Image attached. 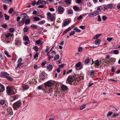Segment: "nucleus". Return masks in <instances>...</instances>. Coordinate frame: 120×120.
<instances>
[{"label": "nucleus", "mask_w": 120, "mask_h": 120, "mask_svg": "<svg viewBox=\"0 0 120 120\" xmlns=\"http://www.w3.org/2000/svg\"><path fill=\"white\" fill-rule=\"evenodd\" d=\"M76 81V80L73 76H68L67 79V82L69 84L71 85L75 84Z\"/></svg>", "instance_id": "1"}, {"label": "nucleus", "mask_w": 120, "mask_h": 120, "mask_svg": "<svg viewBox=\"0 0 120 120\" xmlns=\"http://www.w3.org/2000/svg\"><path fill=\"white\" fill-rule=\"evenodd\" d=\"M22 102L20 100L18 101L15 102L13 104V107L14 109L17 110L22 105Z\"/></svg>", "instance_id": "2"}, {"label": "nucleus", "mask_w": 120, "mask_h": 120, "mask_svg": "<svg viewBox=\"0 0 120 120\" xmlns=\"http://www.w3.org/2000/svg\"><path fill=\"white\" fill-rule=\"evenodd\" d=\"M47 18L50 20L53 21L55 17L54 16L51 15V13L50 12H48L47 14Z\"/></svg>", "instance_id": "3"}, {"label": "nucleus", "mask_w": 120, "mask_h": 120, "mask_svg": "<svg viewBox=\"0 0 120 120\" xmlns=\"http://www.w3.org/2000/svg\"><path fill=\"white\" fill-rule=\"evenodd\" d=\"M53 85V83L49 81L45 82V88L50 87Z\"/></svg>", "instance_id": "4"}, {"label": "nucleus", "mask_w": 120, "mask_h": 120, "mask_svg": "<svg viewBox=\"0 0 120 120\" xmlns=\"http://www.w3.org/2000/svg\"><path fill=\"white\" fill-rule=\"evenodd\" d=\"M98 14V12L97 11L89 14V16L90 17H93Z\"/></svg>", "instance_id": "5"}, {"label": "nucleus", "mask_w": 120, "mask_h": 120, "mask_svg": "<svg viewBox=\"0 0 120 120\" xmlns=\"http://www.w3.org/2000/svg\"><path fill=\"white\" fill-rule=\"evenodd\" d=\"M76 80L77 82H78L80 80L83 79L84 77L83 75H78V77L76 78Z\"/></svg>", "instance_id": "6"}, {"label": "nucleus", "mask_w": 120, "mask_h": 120, "mask_svg": "<svg viewBox=\"0 0 120 120\" xmlns=\"http://www.w3.org/2000/svg\"><path fill=\"white\" fill-rule=\"evenodd\" d=\"M19 97L18 95H16L13 96L11 97L10 98V100L11 101H13L17 99Z\"/></svg>", "instance_id": "7"}, {"label": "nucleus", "mask_w": 120, "mask_h": 120, "mask_svg": "<svg viewBox=\"0 0 120 120\" xmlns=\"http://www.w3.org/2000/svg\"><path fill=\"white\" fill-rule=\"evenodd\" d=\"M8 115H10L13 114V112L12 111V109L11 107H9L7 110Z\"/></svg>", "instance_id": "8"}, {"label": "nucleus", "mask_w": 120, "mask_h": 120, "mask_svg": "<svg viewBox=\"0 0 120 120\" xmlns=\"http://www.w3.org/2000/svg\"><path fill=\"white\" fill-rule=\"evenodd\" d=\"M81 65V63L80 62H79L77 63L75 65L76 70H79L81 68L80 67Z\"/></svg>", "instance_id": "9"}, {"label": "nucleus", "mask_w": 120, "mask_h": 120, "mask_svg": "<svg viewBox=\"0 0 120 120\" xmlns=\"http://www.w3.org/2000/svg\"><path fill=\"white\" fill-rule=\"evenodd\" d=\"M45 79V74L43 72H42L40 75V79L41 80H44Z\"/></svg>", "instance_id": "10"}, {"label": "nucleus", "mask_w": 120, "mask_h": 120, "mask_svg": "<svg viewBox=\"0 0 120 120\" xmlns=\"http://www.w3.org/2000/svg\"><path fill=\"white\" fill-rule=\"evenodd\" d=\"M40 4H46V2L45 1H41V0H39L37 2L36 4L37 5H38Z\"/></svg>", "instance_id": "11"}, {"label": "nucleus", "mask_w": 120, "mask_h": 120, "mask_svg": "<svg viewBox=\"0 0 120 120\" xmlns=\"http://www.w3.org/2000/svg\"><path fill=\"white\" fill-rule=\"evenodd\" d=\"M64 10V8L61 6L59 7L58 9V12L63 13Z\"/></svg>", "instance_id": "12"}, {"label": "nucleus", "mask_w": 120, "mask_h": 120, "mask_svg": "<svg viewBox=\"0 0 120 120\" xmlns=\"http://www.w3.org/2000/svg\"><path fill=\"white\" fill-rule=\"evenodd\" d=\"M68 88V87L64 85H63L61 87V89L62 91L64 92V91L67 90Z\"/></svg>", "instance_id": "13"}, {"label": "nucleus", "mask_w": 120, "mask_h": 120, "mask_svg": "<svg viewBox=\"0 0 120 120\" xmlns=\"http://www.w3.org/2000/svg\"><path fill=\"white\" fill-rule=\"evenodd\" d=\"M21 15L22 17V19L24 20L27 19L28 16L26 13L23 14Z\"/></svg>", "instance_id": "14"}, {"label": "nucleus", "mask_w": 120, "mask_h": 120, "mask_svg": "<svg viewBox=\"0 0 120 120\" xmlns=\"http://www.w3.org/2000/svg\"><path fill=\"white\" fill-rule=\"evenodd\" d=\"M4 90V86L0 83V92H2Z\"/></svg>", "instance_id": "15"}, {"label": "nucleus", "mask_w": 120, "mask_h": 120, "mask_svg": "<svg viewBox=\"0 0 120 120\" xmlns=\"http://www.w3.org/2000/svg\"><path fill=\"white\" fill-rule=\"evenodd\" d=\"M21 42L20 40H16L15 41V44L17 46L20 45L21 44Z\"/></svg>", "instance_id": "16"}, {"label": "nucleus", "mask_w": 120, "mask_h": 120, "mask_svg": "<svg viewBox=\"0 0 120 120\" xmlns=\"http://www.w3.org/2000/svg\"><path fill=\"white\" fill-rule=\"evenodd\" d=\"M94 63L95 64V66H98L100 64V62H99L98 60H95L94 61Z\"/></svg>", "instance_id": "17"}, {"label": "nucleus", "mask_w": 120, "mask_h": 120, "mask_svg": "<svg viewBox=\"0 0 120 120\" xmlns=\"http://www.w3.org/2000/svg\"><path fill=\"white\" fill-rule=\"evenodd\" d=\"M106 6L107 8V9L108 8L111 9L113 7V4H110L107 5Z\"/></svg>", "instance_id": "18"}, {"label": "nucleus", "mask_w": 120, "mask_h": 120, "mask_svg": "<svg viewBox=\"0 0 120 120\" xmlns=\"http://www.w3.org/2000/svg\"><path fill=\"white\" fill-rule=\"evenodd\" d=\"M13 34L10 33H9L5 35V37L7 38H9L10 37H12L13 35Z\"/></svg>", "instance_id": "19"}, {"label": "nucleus", "mask_w": 120, "mask_h": 120, "mask_svg": "<svg viewBox=\"0 0 120 120\" xmlns=\"http://www.w3.org/2000/svg\"><path fill=\"white\" fill-rule=\"evenodd\" d=\"M101 35L102 34H98L97 35H96L94 36L93 38L94 39H98V38L101 36Z\"/></svg>", "instance_id": "20"}, {"label": "nucleus", "mask_w": 120, "mask_h": 120, "mask_svg": "<svg viewBox=\"0 0 120 120\" xmlns=\"http://www.w3.org/2000/svg\"><path fill=\"white\" fill-rule=\"evenodd\" d=\"M23 66V64L22 63H18L17 64V67L16 68V69H17L18 68H22Z\"/></svg>", "instance_id": "21"}, {"label": "nucleus", "mask_w": 120, "mask_h": 120, "mask_svg": "<svg viewBox=\"0 0 120 120\" xmlns=\"http://www.w3.org/2000/svg\"><path fill=\"white\" fill-rule=\"evenodd\" d=\"M70 23L69 20L63 22V25L64 26H66L69 24Z\"/></svg>", "instance_id": "22"}, {"label": "nucleus", "mask_w": 120, "mask_h": 120, "mask_svg": "<svg viewBox=\"0 0 120 120\" xmlns=\"http://www.w3.org/2000/svg\"><path fill=\"white\" fill-rule=\"evenodd\" d=\"M100 40L98 39H97L95 42V44L97 45H99L100 43Z\"/></svg>", "instance_id": "23"}, {"label": "nucleus", "mask_w": 120, "mask_h": 120, "mask_svg": "<svg viewBox=\"0 0 120 120\" xmlns=\"http://www.w3.org/2000/svg\"><path fill=\"white\" fill-rule=\"evenodd\" d=\"M52 68V66L51 65H49L47 67L49 71H51Z\"/></svg>", "instance_id": "24"}, {"label": "nucleus", "mask_w": 120, "mask_h": 120, "mask_svg": "<svg viewBox=\"0 0 120 120\" xmlns=\"http://www.w3.org/2000/svg\"><path fill=\"white\" fill-rule=\"evenodd\" d=\"M86 106V104H83L80 107V109L81 110L85 108Z\"/></svg>", "instance_id": "25"}, {"label": "nucleus", "mask_w": 120, "mask_h": 120, "mask_svg": "<svg viewBox=\"0 0 120 120\" xmlns=\"http://www.w3.org/2000/svg\"><path fill=\"white\" fill-rule=\"evenodd\" d=\"M73 8L74 10L76 11L78 10H79V11L81 10L79 9V8L76 6H74Z\"/></svg>", "instance_id": "26"}, {"label": "nucleus", "mask_w": 120, "mask_h": 120, "mask_svg": "<svg viewBox=\"0 0 120 120\" xmlns=\"http://www.w3.org/2000/svg\"><path fill=\"white\" fill-rule=\"evenodd\" d=\"M49 52H47V55L49 58V60H50L51 59L53 58V56H50L49 54Z\"/></svg>", "instance_id": "27"}, {"label": "nucleus", "mask_w": 120, "mask_h": 120, "mask_svg": "<svg viewBox=\"0 0 120 120\" xmlns=\"http://www.w3.org/2000/svg\"><path fill=\"white\" fill-rule=\"evenodd\" d=\"M33 19L34 21H38L41 20L39 18L37 17H34Z\"/></svg>", "instance_id": "28"}, {"label": "nucleus", "mask_w": 120, "mask_h": 120, "mask_svg": "<svg viewBox=\"0 0 120 120\" xmlns=\"http://www.w3.org/2000/svg\"><path fill=\"white\" fill-rule=\"evenodd\" d=\"M101 8L104 11H105L106 10H107V8L106 5H104L103 7H102Z\"/></svg>", "instance_id": "29"}, {"label": "nucleus", "mask_w": 120, "mask_h": 120, "mask_svg": "<svg viewBox=\"0 0 120 120\" xmlns=\"http://www.w3.org/2000/svg\"><path fill=\"white\" fill-rule=\"evenodd\" d=\"M30 22V20L29 19H27L25 20V24L26 25H27L29 24Z\"/></svg>", "instance_id": "30"}, {"label": "nucleus", "mask_w": 120, "mask_h": 120, "mask_svg": "<svg viewBox=\"0 0 120 120\" xmlns=\"http://www.w3.org/2000/svg\"><path fill=\"white\" fill-rule=\"evenodd\" d=\"M5 78L7 79L10 81H12L13 80V78H11V77L8 76H6Z\"/></svg>", "instance_id": "31"}, {"label": "nucleus", "mask_w": 120, "mask_h": 120, "mask_svg": "<svg viewBox=\"0 0 120 120\" xmlns=\"http://www.w3.org/2000/svg\"><path fill=\"white\" fill-rule=\"evenodd\" d=\"M73 11L72 10L69 9L67 10V13L68 14H71L73 13Z\"/></svg>", "instance_id": "32"}, {"label": "nucleus", "mask_w": 120, "mask_h": 120, "mask_svg": "<svg viewBox=\"0 0 120 120\" xmlns=\"http://www.w3.org/2000/svg\"><path fill=\"white\" fill-rule=\"evenodd\" d=\"M4 17L6 20H8L9 19V16L6 14H4Z\"/></svg>", "instance_id": "33"}, {"label": "nucleus", "mask_w": 120, "mask_h": 120, "mask_svg": "<svg viewBox=\"0 0 120 120\" xmlns=\"http://www.w3.org/2000/svg\"><path fill=\"white\" fill-rule=\"evenodd\" d=\"M14 10L13 8H11L8 11V13L10 14H11L14 11Z\"/></svg>", "instance_id": "34"}, {"label": "nucleus", "mask_w": 120, "mask_h": 120, "mask_svg": "<svg viewBox=\"0 0 120 120\" xmlns=\"http://www.w3.org/2000/svg\"><path fill=\"white\" fill-rule=\"evenodd\" d=\"M59 57V56L58 54H57L55 55L54 57V60H58Z\"/></svg>", "instance_id": "35"}, {"label": "nucleus", "mask_w": 120, "mask_h": 120, "mask_svg": "<svg viewBox=\"0 0 120 120\" xmlns=\"http://www.w3.org/2000/svg\"><path fill=\"white\" fill-rule=\"evenodd\" d=\"M6 91L7 93H10L11 92V89L9 87H7Z\"/></svg>", "instance_id": "36"}, {"label": "nucleus", "mask_w": 120, "mask_h": 120, "mask_svg": "<svg viewBox=\"0 0 120 120\" xmlns=\"http://www.w3.org/2000/svg\"><path fill=\"white\" fill-rule=\"evenodd\" d=\"M65 1L67 4H70L71 3L70 0H65Z\"/></svg>", "instance_id": "37"}, {"label": "nucleus", "mask_w": 120, "mask_h": 120, "mask_svg": "<svg viewBox=\"0 0 120 120\" xmlns=\"http://www.w3.org/2000/svg\"><path fill=\"white\" fill-rule=\"evenodd\" d=\"M8 74L7 72H4L2 73V75L3 77H5L6 76H8L7 75Z\"/></svg>", "instance_id": "38"}, {"label": "nucleus", "mask_w": 120, "mask_h": 120, "mask_svg": "<svg viewBox=\"0 0 120 120\" xmlns=\"http://www.w3.org/2000/svg\"><path fill=\"white\" fill-rule=\"evenodd\" d=\"M41 41L40 40H38L36 41V43L38 44H40L41 45L42 44V43H41Z\"/></svg>", "instance_id": "39"}, {"label": "nucleus", "mask_w": 120, "mask_h": 120, "mask_svg": "<svg viewBox=\"0 0 120 120\" xmlns=\"http://www.w3.org/2000/svg\"><path fill=\"white\" fill-rule=\"evenodd\" d=\"M45 20L39 22L38 24L40 25H42L45 22Z\"/></svg>", "instance_id": "40"}, {"label": "nucleus", "mask_w": 120, "mask_h": 120, "mask_svg": "<svg viewBox=\"0 0 120 120\" xmlns=\"http://www.w3.org/2000/svg\"><path fill=\"white\" fill-rule=\"evenodd\" d=\"M4 53L7 55L8 57H11V56H10L9 55L8 53V52L6 51H5L4 52Z\"/></svg>", "instance_id": "41"}, {"label": "nucleus", "mask_w": 120, "mask_h": 120, "mask_svg": "<svg viewBox=\"0 0 120 120\" xmlns=\"http://www.w3.org/2000/svg\"><path fill=\"white\" fill-rule=\"evenodd\" d=\"M113 52L115 54H117L119 53V52L117 50H114Z\"/></svg>", "instance_id": "42"}, {"label": "nucleus", "mask_w": 120, "mask_h": 120, "mask_svg": "<svg viewBox=\"0 0 120 120\" xmlns=\"http://www.w3.org/2000/svg\"><path fill=\"white\" fill-rule=\"evenodd\" d=\"M28 29V27L27 26L25 27L23 29V30L24 32H27Z\"/></svg>", "instance_id": "43"}, {"label": "nucleus", "mask_w": 120, "mask_h": 120, "mask_svg": "<svg viewBox=\"0 0 120 120\" xmlns=\"http://www.w3.org/2000/svg\"><path fill=\"white\" fill-rule=\"evenodd\" d=\"M33 49L36 52H37L38 50V47L36 46H35Z\"/></svg>", "instance_id": "44"}, {"label": "nucleus", "mask_w": 120, "mask_h": 120, "mask_svg": "<svg viewBox=\"0 0 120 120\" xmlns=\"http://www.w3.org/2000/svg\"><path fill=\"white\" fill-rule=\"evenodd\" d=\"M106 60L102 59L101 60H100L99 62H100V63H101L102 61L104 62H105L106 63H107V62H106Z\"/></svg>", "instance_id": "45"}, {"label": "nucleus", "mask_w": 120, "mask_h": 120, "mask_svg": "<svg viewBox=\"0 0 120 120\" xmlns=\"http://www.w3.org/2000/svg\"><path fill=\"white\" fill-rule=\"evenodd\" d=\"M90 62V59H87L85 61V64H88Z\"/></svg>", "instance_id": "46"}, {"label": "nucleus", "mask_w": 120, "mask_h": 120, "mask_svg": "<svg viewBox=\"0 0 120 120\" xmlns=\"http://www.w3.org/2000/svg\"><path fill=\"white\" fill-rule=\"evenodd\" d=\"M31 27L33 28H36L37 27V26L36 25L32 24L31 26Z\"/></svg>", "instance_id": "47"}, {"label": "nucleus", "mask_w": 120, "mask_h": 120, "mask_svg": "<svg viewBox=\"0 0 120 120\" xmlns=\"http://www.w3.org/2000/svg\"><path fill=\"white\" fill-rule=\"evenodd\" d=\"M102 18L103 21H105L107 19V18L106 16H103L102 17Z\"/></svg>", "instance_id": "48"}, {"label": "nucleus", "mask_w": 120, "mask_h": 120, "mask_svg": "<svg viewBox=\"0 0 120 120\" xmlns=\"http://www.w3.org/2000/svg\"><path fill=\"white\" fill-rule=\"evenodd\" d=\"M74 30H75L76 32H80L81 30H80L77 29L75 27L73 29Z\"/></svg>", "instance_id": "49"}, {"label": "nucleus", "mask_w": 120, "mask_h": 120, "mask_svg": "<svg viewBox=\"0 0 120 120\" xmlns=\"http://www.w3.org/2000/svg\"><path fill=\"white\" fill-rule=\"evenodd\" d=\"M82 15H80V16L77 19L78 20H79L82 19Z\"/></svg>", "instance_id": "50"}, {"label": "nucleus", "mask_w": 120, "mask_h": 120, "mask_svg": "<svg viewBox=\"0 0 120 120\" xmlns=\"http://www.w3.org/2000/svg\"><path fill=\"white\" fill-rule=\"evenodd\" d=\"M75 33V31L74 30L72 31L69 34V35L71 36L73 35Z\"/></svg>", "instance_id": "51"}, {"label": "nucleus", "mask_w": 120, "mask_h": 120, "mask_svg": "<svg viewBox=\"0 0 120 120\" xmlns=\"http://www.w3.org/2000/svg\"><path fill=\"white\" fill-rule=\"evenodd\" d=\"M9 31L11 32H14V31L15 29L14 28H11L9 29Z\"/></svg>", "instance_id": "52"}, {"label": "nucleus", "mask_w": 120, "mask_h": 120, "mask_svg": "<svg viewBox=\"0 0 120 120\" xmlns=\"http://www.w3.org/2000/svg\"><path fill=\"white\" fill-rule=\"evenodd\" d=\"M112 38H107V40L109 41H111L112 40Z\"/></svg>", "instance_id": "53"}, {"label": "nucleus", "mask_w": 120, "mask_h": 120, "mask_svg": "<svg viewBox=\"0 0 120 120\" xmlns=\"http://www.w3.org/2000/svg\"><path fill=\"white\" fill-rule=\"evenodd\" d=\"M37 3L35 1H34L33 2L31 3V4L33 6H34Z\"/></svg>", "instance_id": "54"}, {"label": "nucleus", "mask_w": 120, "mask_h": 120, "mask_svg": "<svg viewBox=\"0 0 120 120\" xmlns=\"http://www.w3.org/2000/svg\"><path fill=\"white\" fill-rule=\"evenodd\" d=\"M78 50L79 52H81L82 51V47H80L79 48Z\"/></svg>", "instance_id": "55"}, {"label": "nucleus", "mask_w": 120, "mask_h": 120, "mask_svg": "<svg viewBox=\"0 0 120 120\" xmlns=\"http://www.w3.org/2000/svg\"><path fill=\"white\" fill-rule=\"evenodd\" d=\"M29 88V86H26L23 87V89L25 90H26Z\"/></svg>", "instance_id": "56"}, {"label": "nucleus", "mask_w": 120, "mask_h": 120, "mask_svg": "<svg viewBox=\"0 0 120 120\" xmlns=\"http://www.w3.org/2000/svg\"><path fill=\"white\" fill-rule=\"evenodd\" d=\"M5 102V101L3 100H2L0 101V104L2 105Z\"/></svg>", "instance_id": "57"}, {"label": "nucleus", "mask_w": 120, "mask_h": 120, "mask_svg": "<svg viewBox=\"0 0 120 120\" xmlns=\"http://www.w3.org/2000/svg\"><path fill=\"white\" fill-rule=\"evenodd\" d=\"M98 21L99 22H100L101 21V19L100 17V15H99L98 16Z\"/></svg>", "instance_id": "58"}, {"label": "nucleus", "mask_w": 120, "mask_h": 120, "mask_svg": "<svg viewBox=\"0 0 120 120\" xmlns=\"http://www.w3.org/2000/svg\"><path fill=\"white\" fill-rule=\"evenodd\" d=\"M65 65V64H62L61 65H60L59 66V67L60 68H62L64 67Z\"/></svg>", "instance_id": "59"}, {"label": "nucleus", "mask_w": 120, "mask_h": 120, "mask_svg": "<svg viewBox=\"0 0 120 120\" xmlns=\"http://www.w3.org/2000/svg\"><path fill=\"white\" fill-rule=\"evenodd\" d=\"M38 53H36V54L34 56V58L35 59L36 58L38 57Z\"/></svg>", "instance_id": "60"}, {"label": "nucleus", "mask_w": 120, "mask_h": 120, "mask_svg": "<svg viewBox=\"0 0 120 120\" xmlns=\"http://www.w3.org/2000/svg\"><path fill=\"white\" fill-rule=\"evenodd\" d=\"M95 73L94 71V70H92L91 71L90 74V75H94Z\"/></svg>", "instance_id": "61"}, {"label": "nucleus", "mask_w": 120, "mask_h": 120, "mask_svg": "<svg viewBox=\"0 0 120 120\" xmlns=\"http://www.w3.org/2000/svg\"><path fill=\"white\" fill-rule=\"evenodd\" d=\"M2 26L4 28H6L7 27V25L6 24H4L2 25Z\"/></svg>", "instance_id": "62"}, {"label": "nucleus", "mask_w": 120, "mask_h": 120, "mask_svg": "<svg viewBox=\"0 0 120 120\" xmlns=\"http://www.w3.org/2000/svg\"><path fill=\"white\" fill-rule=\"evenodd\" d=\"M22 61V59L21 58H19L18 61V63H21V62Z\"/></svg>", "instance_id": "63"}, {"label": "nucleus", "mask_w": 120, "mask_h": 120, "mask_svg": "<svg viewBox=\"0 0 120 120\" xmlns=\"http://www.w3.org/2000/svg\"><path fill=\"white\" fill-rule=\"evenodd\" d=\"M117 7L118 9H120V3H119L118 4L117 6Z\"/></svg>", "instance_id": "64"}]
</instances>
